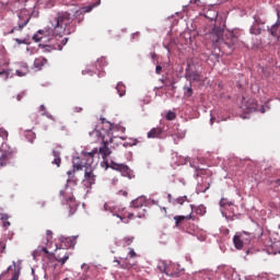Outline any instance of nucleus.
Wrapping results in <instances>:
<instances>
[{"label": "nucleus", "instance_id": "f257e3e1", "mask_svg": "<svg viewBox=\"0 0 280 280\" xmlns=\"http://www.w3.org/2000/svg\"><path fill=\"white\" fill-rule=\"evenodd\" d=\"M95 154H97V149L92 152H82L80 156L72 159V170L67 172L68 177L71 178L77 172L84 170L83 182L85 187L95 185V180H97V175H95V168L93 167Z\"/></svg>", "mask_w": 280, "mask_h": 280}, {"label": "nucleus", "instance_id": "f03ea898", "mask_svg": "<svg viewBox=\"0 0 280 280\" xmlns=\"http://www.w3.org/2000/svg\"><path fill=\"white\" fill-rule=\"evenodd\" d=\"M44 38H48L49 43H51V45L44 46L45 51H51V49L62 51V47L69 43V38L54 34V30L51 28L39 30L33 36L35 43H40Z\"/></svg>", "mask_w": 280, "mask_h": 280}, {"label": "nucleus", "instance_id": "7ed1b4c3", "mask_svg": "<svg viewBox=\"0 0 280 280\" xmlns=\"http://www.w3.org/2000/svg\"><path fill=\"white\" fill-rule=\"evenodd\" d=\"M75 18V12L73 13V16H71V13L65 11L59 12L57 15V24L54 27V34L56 36H59V38H62V36H69V34H73L75 32V24L73 23V20Z\"/></svg>", "mask_w": 280, "mask_h": 280}, {"label": "nucleus", "instance_id": "20e7f679", "mask_svg": "<svg viewBox=\"0 0 280 280\" xmlns=\"http://www.w3.org/2000/svg\"><path fill=\"white\" fill-rule=\"evenodd\" d=\"M90 137H96L98 141L101 140L103 142V145L98 150L102 159H106L113 154V151L108 148V141L104 140V133L97 129V126H95L94 130L90 131Z\"/></svg>", "mask_w": 280, "mask_h": 280}, {"label": "nucleus", "instance_id": "39448f33", "mask_svg": "<svg viewBox=\"0 0 280 280\" xmlns=\"http://www.w3.org/2000/svg\"><path fill=\"white\" fill-rule=\"evenodd\" d=\"M60 200L62 205H68L70 207V215H73V211H75V197H73V192H69V188L60 190L59 192Z\"/></svg>", "mask_w": 280, "mask_h": 280}, {"label": "nucleus", "instance_id": "423d86ee", "mask_svg": "<svg viewBox=\"0 0 280 280\" xmlns=\"http://www.w3.org/2000/svg\"><path fill=\"white\" fill-rule=\"evenodd\" d=\"M30 14L25 13V11H21L19 14L18 26H14L9 34H14V32H22L24 27L27 26V23L31 21Z\"/></svg>", "mask_w": 280, "mask_h": 280}, {"label": "nucleus", "instance_id": "0eeeda50", "mask_svg": "<svg viewBox=\"0 0 280 280\" xmlns=\"http://www.w3.org/2000/svg\"><path fill=\"white\" fill-rule=\"evenodd\" d=\"M213 42L217 45H222V43H224V45H228V47L233 49V47H237V43H240V38H237V36H235L233 33H229L226 35V38L217 37L213 39Z\"/></svg>", "mask_w": 280, "mask_h": 280}, {"label": "nucleus", "instance_id": "6e6552de", "mask_svg": "<svg viewBox=\"0 0 280 280\" xmlns=\"http://www.w3.org/2000/svg\"><path fill=\"white\" fill-rule=\"evenodd\" d=\"M106 167H110L112 170H115L116 172H120L121 176H130V167L126 164H119L115 161H112L109 164L108 162L105 163Z\"/></svg>", "mask_w": 280, "mask_h": 280}, {"label": "nucleus", "instance_id": "1a4fd4ad", "mask_svg": "<svg viewBox=\"0 0 280 280\" xmlns=\"http://www.w3.org/2000/svg\"><path fill=\"white\" fill-rule=\"evenodd\" d=\"M57 253L55 255V259L56 261H58L59 264H61V266H65V264H67V261H69V254L67 253V249H65L63 247L56 248Z\"/></svg>", "mask_w": 280, "mask_h": 280}, {"label": "nucleus", "instance_id": "9d476101", "mask_svg": "<svg viewBox=\"0 0 280 280\" xmlns=\"http://www.w3.org/2000/svg\"><path fill=\"white\" fill-rule=\"evenodd\" d=\"M244 235H247L246 232H241L240 234L234 235L233 237V244L237 250H242L244 248Z\"/></svg>", "mask_w": 280, "mask_h": 280}, {"label": "nucleus", "instance_id": "9b49d317", "mask_svg": "<svg viewBox=\"0 0 280 280\" xmlns=\"http://www.w3.org/2000/svg\"><path fill=\"white\" fill-rule=\"evenodd\" d=\"M13 159H14V153L13 152H4L0 156V166L5 167V165H8L10 163V161H12Z\"/></svg>", "mask_w": 280, "mask_h": 280}, {"label": "nucleus", "instance_id": "f8f14e48", "mask_svg": "<svg viewBox=\"0 0 280 280\" xmlns=\"http://www.w3.org/2000/svg\"><path fill=\"white\" fill-rule=\"evenodd\" d=\"M174 269H176V265H171V266L167 267V265H165L164 262L162 264V269L161 270L164 271L167 275V277L177 278L179 276L178 271H172Z\"/></svg>", "mask_w": 280, "mask_h": 280}, {"label": "nucleus", "instance_id": "ddd939ff", "mask_svg": "<svg viewBox=\"0 0 280 280\" xmlns=\"http://www.w3.org/2000/svg\"><path fill=\"white\" fill-rule=\"evenodd\" d=\"M163 135V129L161 127L152 128L147 137L148 139H160L161 136Z\"/></svg>", "mask_w": 280, "mask_h": 280}, {"label": "nucleus", "instance_id": "4468645a", "mask_svg": "<svg viewBox=\"0 0 280 280\" xmlns=\"http://www.w3.org/2000/svg\"><path fill=\"white\" fill-rule=\"evenodd\" d=\"M174 220H175V226H180V224H183L185 220H196V217L191 215V213L188 215H175Z\"/></svg>", "mask_w": 280, "mask_h": 280}, {"label": "nucleus", "instance_id": "2eb2a0df", "mask_svg": "<svg viewBox=\"0 0 280 280\" xmlns=\"http://www.w3.org/2000/svg\"><path fill=\"white\" fill-rule=\"evenodd\" d=\"M47 58L45 57H38L34 60V67L37 71H40L45 65H47Z\"/></svg>", "mask_w": 280, "mask_h": 280}, {"label": "nucleus", "instance_id": "dca6fc26", "mask_svg": "<svg viewBox=\"0 0 280 280\" xmlns=\"http://www.w3.org/2000/svg\"><path fill=\"white\" fill-rule=\"evenodd\" d=\"M145 205V197H138L133 201H131L130 208L131 209H141Z\"/></svg>", "mask_w": 280, "mask_h": 280}, {"label": "nucleus", "instance_id": "f3484780", "mask_svg": "<svg viewBox=\"0 0 280 280\" xmlns=\"http://www.w3.org/2000/svg\"><path fill=\"white\" fill-rule=\"evenodd\" d=\"M114 264H117V266H120L124 270H130L132 268V264L128 260V258H124L122 260H114Z\"/></svg>", "mask_w": 280, "mask_h": 280}, {"label": "nucleus", "instance_id": "a211bd4d", "mask_svg": "<svg viewBox=\"0 0 280 280\" xmlns=\"http://www.w3.org/2000/svg\"><path fill=\"white\" fill-rule=\"evenodd\" d=\"M75 246V243L73 238L66 237L61 240V247L67 250V248H73Z\"/></svg>", "mask_w": 280, "mask_h": 280}, {"label": "nucleus", "instance_id": "6ab92c4d", "mask_svg": "<svg viewBox=\"0 0 280 280\" xmlns=\"http://www.w3.org/2000/svg\"><path fill=\"white\" fill-rule=\"evenodd\" d=\"M104 211H109V213H113L114 215H116L117 206L113 201H107L104 203Z\"/></svg>", "mask_w": 280, "mask_h": 280}, {"label": "nucleus", "instance_id": "aec40b11", "mask_svg": "<svg viewBox=\"0 0 280 280\" xmlns=\"http://www.w3.org/2000/svg\"><path fill=\"white\" fill-rule=\"evenodd\" d=\"M0 220H1V222H2V226H3V229H10V214H8V213H3V212H1L0 213Z\"/></svg>", "mask_w": 280, "mask_h": 280}, {"label": "nucleus", "instance_id": "412c9836", "mask_svg": "<svg viewBox=\"0 0 280 280\" xmlns=\"http://www.w3.org/2000/svg\"><path fill=\"white\" fill-rule=\"evenodd\" d=\"M52 156L54 161L51 162V164L57 165V167H60V163H62V159L60 158V151L52 150Z\"/></svg>", "mask_w": 280, "mask_h": 280}, {"label": "nucleus", "instance_id": "4be33fe9", "mask_svg": "<svg viewBox=\"0 0 280 280\" xmlns=\"http://www.w3.org/2000/svg\"><path fill=\"white\" fill-rule=\"evenodd\" d=\"M186 78L188 82H190V86L191 84H194V82H200V74H198L197 72H190L186 74Z\"/></svg>", "mask_w": 280, "mask_h": 280}, {"label": "nucleus", "instance_id": "5701e85b", "mask_svg": "<svg viewBox=\"0 0 280 280\" xmlns=\"http://www.w3.org/2000/svg\"><path fill=\"white\" fill-rule=\"evenodd\" d=\"M116 215L117 218H120V220H126V218H128V220H133V218H141V215L135 214V212H124L121 214Z\"/></svg>", "mask_w": 280, "mask_h": 280}, {"label": "nucleus", "instance_id": "b1692460", "mask_svg": "<svg viewBox=\"0 0 280 280\" xmlns=\"http://www.w3.org/2000/svg\"><path fill=\"white\" fill-rule=\"evenodd\" d=\"M91 10H93V5H89L83 8L82 10L74 11V19H78V16H82V14L86 12H91Z\"/></svg>", "mask_w": 280, "mask_h": 280}, {"label": "nucleus", "instance_id": "393cba45", "mask_svg": "<svg viewBox=\"0 0 280 280\" xmlns=\"http://www.w3.org/2000/svg\"><path fill=\"white\" fill-rule=\"evenodd\" d=\"M116 91H117L119 97H124V95H126V85L124 83L119 82L116 85Z\"/></svg>", "mask_w": 280, "mask_h": 280}, {"label": "nucleus", "instance_id": "a878e982", "mask_svg": "<svg viewBox=\"0 0 280 280\" xmlns=\"http://www.w3.org/2000/svg\"><path fill=\"white\" fill-rule=\"evenodd\" d=\"M135 242V236H125L121 241L120 244L121 246H130Z\"/></svg>", "mask_w": 280, "mask_h": 280}, {"label": "nucleus", "instance_id": "bb28decb", "mask_svg": "<svg viewBox=\"0 0 280 280\" xmlns=\"http://www.w3.org/2000/svg\"><path fill=\"white\" fill-rule=\"evenodd\" d=\"M175 202H177V205H185V202H189V199L187 198V196H182L176 198Z\"/></svg>", "mask_w": 280, "mask_h": 280}, {"label": "nucleus", "instance_id": "cd10ccee", "mask_svg": "<svg viewBox=\"0 0 280 280\" xmlns=\"http://www.w3.org/2000/svg\"><path fill=\"white\" fill-rule=\"evenodd\" d=\"M220 207H233V202L229 201L226 198L220 200Z\"/></svg>", "mask_w": 280, "mask_h": 280}, {"label": "nucleus", "instance_id": "c85d7f7f", "mask_svg": "<svg viewBox=\"0 0 280 280\" xmlns=\"http://www.w3.org/2000/svg\"><path fill=\"white\" fill-rule=\"evenodd\" d=\"M278 30H279V22H277L276 24H273V25L271 26V28L269 30L271 36H277Z\"/></svg>", "mask_w": 280, "mask_h": 280}, {"label": "nucleus", "instance_id": "c756f323", "mask_svg": "<svg viewBox=\"0 0 280 280\" xmlns=\"http://www.w3.org/2000/svg\"><path fill=\"white\" fill-rule=\"evenodd\" d=\"M166 119H167V121H174V119H176V113H174L172 110L167 112Z\"/></svg>", "mask_w": 280, "mask_h": 280}, {"label": "nucleus", "instance_id": "7c9ffc66", "mask_svg": "<svg viewBox=\"0 0 280 280\" xmlns=\"http://www.w3.org/2000/svg\"><path fill=\"white\" fill-rule=\"evenodd\" d=\"M26 139L30 141V143H34V139H36V133L33 131H28L26 135Z\"/></svg>", "mask_w": 280, "mask_h": 280}, {"label": "nucleus", "instance_id": "2f4dec72", "mask_svg": "<svg viewBox=\"0 0 280 280\" xmlns=\"http://www.w3.org/2000/svg\"><path fill=\"white\" fill-rule=\"evenodd\" d=\"M246 234L247 235H244V244H250V240H253V237H255V235L254 234H250V233H247L246 232Z\"/></svg>", "mask_w": 280, "mask_h": 280}, {"label": "nucleus", "instance_id": "473e14b6", "mask_svg": "<svg viewBox=\"0 0 280 280\" xmlns=\"http://www.w3.org/2000/svg\"><path fill=\"white\" fill-rule=\"evenodd\" d=\"M185 89V93L187 95V97H191V95H194V90L191 89V86L189 88H184Z\"/></svg>", "mask_w": 280, "mask_h": 280}, {"label": "nucleus", "instance_id": "72a5a7b5", "mask_svg": "<svg viewBox=\"0 0 280 280\" xmlns=\"http://www.w3.org/2000/svg\"><path fill=\"white\" fill-rule=\"evenodd\" d=\"M128 256L130 257V259H135V257H137V252H135L133 248H129Z\"/></svg>", "mask_w": 280, "mask_h": 280}, {"label": "nucleus", "instance_id": "f704fd0d", "mask_svg": "<svg viewBox=\"0 0 280 280\" xmlns=\"http://www.w3.org/2000/svg\"><path fill=\"white\" fill-rule=\"evenodd\" d=\"M51 235H54V232H51L50 230H47V231H46L47 244H49V240H51Z\"/></svg>", "mask_w": 280, "mask_h": 280}, {"label": "nucleus", "instance_id": "c9c22d12", "mask_svg": "<svg viewBox=\"0 0 280 280\" xmlns=\"http://www.w3.org/2000/svg\"><path fill=\"white\" fill-rule=\"evenodd\" d=\"M0 137H2V139H8V131L0 129Z\"/></svg>", "mask_w": 280, "mask_h": 280}, {"label": "nucleus", "instance_id": "e433bc0d", "mask_svg": "<svg viewBox=\"0 0 280 280\" xmlns=\"http://www.w3.org/2000/svg\"><path fill=\"white\" fill-rule=\"evenodd\" d=\"M196 212L199 214V215H202L205 213V207L200 206L197 208Z\"/></svg>", "mask_w": 280, "mask_h": 280}, {"label": "nucleus", "instance_id": "4c0bfd02", "mask_svg": "<svg viewBox=\"0 0 280 280\" xmlns=\"http://www.w3.org/2000/svg\"><path fill=\"white\" fill-rule=\"evenodd\" d=\"M162 71H163V67H161V66L155 67V73H158V75H161Z\"/></svg>", "mask_w": 280, "mask_h": 280}, {"label": "nucleus", "instance_id": "58836bf2", "mask_svg": "<svg viewBox=\"0 0 280 280\" xmlns=\"http://www.w3.org/2000/svg\"><path fill=\"white\" fill-rule=\"evenodd\" d=\"M190 3H192L194 5L200 7L202 2L200 0H190Z\"/></svg>", "mask_w": 280, "mask_h": 280}, {"label": "nucleus", "instance_id": "ea45409f", "mask_svg": "<svg viewBox=\"0 0 280 280\" xmlns=\"http://www.w3.org/2000/svg\"><path fill=\"white\" fill-rule=\"evenodd\" d=\"M15 43H18V45H25V39L15 38Z\"/></svg>", "mask_w": 280, "mask_h": 280}, {"label": "nucleus", "instance_id": "a19ab883", "mask_svg": "<svg viewBox=\"0 0 280 280\" xmlns=\"http://www.w3.org/2000/svg\"><path fill=\"white\" fill-rule=\"evenodd\" d=\"M5 250V243L0 242V253H3Z\"/></svg>", "mask_w": 280, "mask_h": 280}, {"label": "nucleus", "instance_id": "79ce46f5", "mask_svg": "<svg viewBox=\"0 0 280 280\" xmlns=\"http://www.w3.org/2000/svg\"><path fill=\"white\" fill-rule=\"evenodd\" d=\"M42 252L45 253V255H51V253H49V249H47V247H42Z\"/></svg>", "mask_w": 280, "mask_h": 280}, {"label": "nucleus", "instance_id": "37998d69", "mask_svg": "<svg viewBox=\"0 0 280 280\" xmlns=\"http://www.w3.org/2000/svg\"><path fill=\"white\" fill-rule=\"evenodd\" d=\"M4 73H5V78H8L9 73L5 72V70L0 67V75H3Z\"/></svg>", "mask_w": 280, "mask_h": 280}, {"label": "nucleus", "instance_id": "c03bdc74", "mask_svg": "<svg viewBox=\"0 0 280 280\" xmlns=\"http://www.w3.org/2000/svg\"><path fill=\"white\" fill-rule=\"evenodd\" d=\"M11 280H19V272H14Z\"/></svg>", "mask_w": 280, "mask_h": 280}, {"label": "nucleus", "instance_id": "a18cd8bd", "mask_svg": "<svg viewBox=\"0 0 280 280\" xmlns=\"http://www.w3.org/2000/svg\"><path fill=\"white\" fill-rule=\"evenodd\" d=\"M39 110L43 113V115H47V114L45 113V110H46L45 105H40V106H39Z\"/></svg>", "mask_w": 280, "mask_h": 280}, {"label": "nucleus", "instance_id": "49530a36", "mask_svg": "<svg viewBox=\"0 0 280 280\" xmlns=\"http://www.w3.org/2000/svg\"><path fill=\"white\" fill-rule=\"evenodd\" d=\"M16 74L20 77V78H23V72H21V70H16Z\"/></svg>", "mask_w": 280, "mask_h": 280}, {"label": "nucleus", "instance_id": "de8ad7c7", "mask_svg": "<svg viewBox=\"0 0 280 280\" xmlns=\"http://www.w3.org/2000/svg\"><path fill=\"white\" fill-rule=\"evenodd\" d=\"M252 34H259V31H256L255 28H250Z\"/></svg>", "mask_w": 280, "mask_h": 280}, {"label": "nucleus", "instance_id": "09e8293b", "mask_svg": "<svg viewBox=\"0 0 280 280\" xmlns=\"http://www.w3.org/2000/svg\"><path fill=\"white\" fill-rule=\"evenodd\" d=\"M22 97H23V95L19 94V95L16 96L18 102H21Z\"/></svg>", "mask_w": 280, "mask_h": 280}, {"label": "nucleus", "instance_id": "8fccbe9b", "mask_svg": "<svg viewBox=\"0 0 280 280\" xmlns=\"http://www.w3.org/2000/svg\"><path fill=\"white\" fill-rule=\"evenodd\" d=\"M160 82H162V84H164V86H170V84L165 83V80H160Z\"/></svg>", "mask_w": 280, "mask_h": 280}, {"label": "nucleus", "instance_id": "3c124183", "mask_svg": "<svg viewBox=\"0 0 280 280\" xmlns=\"http://www.w3.org/2000/svg\"><path fill=\"white\" fill-rule=\"evenodd\" d=\"M120 194H122V196H128V191H126V190L120 191Z\"/></svg>", "mask_w": 280, "mask_h": 280}, {"label": "nucleus", "instance_id": "603ef678", "mask_svg": "<svg viewBox=\"0 0 280 280\" xmlns=\"http://www.w3.org/2000/svg\"><path fill=\"white\" fill-rule=\"evenodd\" d=\"M214 120H215V118H213V117L210 119L211 126H213V121H214Z\"/></svg>", "mask_w": 280, "mask_h": 280}, {"label": "nucleus", "instance_id": "864d4df0", "mask_svg": "<svg viewBox=\"0 0 280 280\" xmlns=\"http://www.w3.org/2000/svg\"><path fill=\"white\" fill-rule=\"evenodd\" d=\"M47 117H48L49 119H54V116H52V115H47Z\"/></svg>", "mask_w": 280, "mask_h": 280}, {"label": "nucleus", "instance_id": "5fc2aeb1", "mask_svg": "<svg viewBox=\"0 0 280 280\" xmlns=\"http://www.w3.org/2000/svg\"><path fill=\"white\" fill-rule=\"evenodd\" d=\"M155 57H156V54L153 52V54H152V58H155Z\"/></svg>", "mask_w": 280, "mask_h": 280}, {"label": "nucleus", "instance_id": "6e6d98bb", "mask_svg": "<svg viewBox=\"0 0 280 280\" xmlns=\"http://www.w3.org/2000/svg\"><path fill=\"white\" fill-rule=\"evenodd\" d=\"M73 176H75V174H74V175H71V177H69V179H68V180H71V178H73Z\"/></svg>", "mask_w": 280, "mask_h": 280}, {"label": "nucleus", "instance_id": "4d7b16f0", "mask_svg": "<svg viewBox=\"0 0 280 280\" xmlns=\"http://www.w3.org/2000/svg\"><path fill=\"white\" fill-rule=\"evenodd\" d=\"M132 145H137V140H135V142L132 143Z\"/></svg>", "mask_w": 280, "mask_h": 280}, {"label": "nucleus", "instance_id": "13d9d810", "mask_svg": "<svg viewBox=\"0 0 280 280\" xmlns=\"http://www.w3.org/2000/svg\"><path fill=\"white\" fill-rule=\"evenodd\" d=\"M13 266H16V262H15V261H13Z\"/></svg>", "mask_w": 280, "mask_h": 280}, {"label": "nucleus", "instance_id": "bf43d9fd", "mask_svg": "<svg viewBox=\"0 0 280 280\" xmlns=\"http://www.w3.org/2000/svg\"><path fill=\"white\" fill-rule=\"evenodd\" d=\"M276 183H280V179L276 180Z\"/></svg>", "mask_w": 280, "mask_h": 280}, {"label": "nucleus", "instance_id": "052dcab7", "mask_svg": "<svg viewBox=\"0 0 280 280\" xmlns=\"http://www.w3.org/2000/svg\"><path fill=\"white\" fill-rule=\"evenodd\" d=\"M168 198H172V195H168Z\"/></svg>", "mask_w": 280, "mask_h": 280}]
</instances>
